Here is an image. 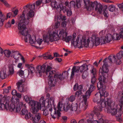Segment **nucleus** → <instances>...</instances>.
Instances as JSON below:
<instances>
[{
    "label": "nucleus",
    "instance_id": "nucleus-1",
    "mask_svg": "<svg viewBox=\"0 0 123 123\" xmlns=\"http://www.w3.org/2000/svg\"><path fill=\"white\" fill-rule=\"evenodd\" d=\"M34 16V13L31 10L30 13L27 14V17H24V14H22L19 18V21L18 24V28L19 32L23 36H26L25 41L27 42V40H29L31 38L30 35L28 34V30L26 28V25H28L29 23V19L32 18Z\"/></svg>",
    "mask_w": 123,
    "mask_h": 123
},
{
    "label": "nucleus",
    "instance_id": "nucleus-2",
    "mask_svg": "<svg viewBox=\"0 0 123 123\" xmlns=\"http://www.w3.org/2000/svg\"><path fill=\"white\" fill-rule=\"evenodd\" d=\"M106 98L105 97L100 105L95 108L94 112L98 116V114H100L99 113L102 111L103 108L106 107L108 113H110L112 115H115L116 114L117 115L118 104L115 102H112V100L110 98H107L106 100Z\"/></svg>",
    "mask_w": 123,
    "mask_h": 123
},
{
    "label": "nucleus",
    "instance_id": "nucleus-3",
    "mask_svg": "<svg viewBox=\"0 0 123 123\" xmlns=\"http://www.w3.org/2000/svg\"><path fill=\"white\" fill-rule=\"evenodd\" d=\"M106 59V58H105L103 61L104 64L102 68H100L99 70L100 76L98 78L99 82L98 83L97 85L98 88L102 87V82H105L106 78L105 76L107 75V73L109 71L107 63L105 62Z\"/></svg>",
    "mask_w": 123,
    "mask_h": 123
},
{
    "label": "nucleus",
    "instance_id": "nucleus-4",
    "mask_svg": "<svg viewBox=\"0 0 123 123\" xmlns=\"http://www.w3.org/2000/svg\"><path fill=\"white\" fill-rule=\"evenodd\" d=\"M76 36V34L74 33L73 37H72L71 43L73 44L75 46H78L79 48H82L83 47H87L90 41L89 39H88L86 42V39L83 38L81 36L79 35L76 39H75Z\"/></svg>",
    "mask_w": 123,
    "mask_h": 123
},
{
    "label": "nucleus",
    "instance_id": "nucleus-5",
    "mask_svg": "<svg viewBox=\"0 0 123 123\" xmlns=\"http://www.w3.org/2000/svg\"><path fill=\"white\" fill-rule=\"evenodd\" d=\"M85 7L88 11H91L94 10L100 14L101 13L103 8V6L100 3H98L97 1L93 2H90V0H84Z\"/></svg>",
    "mask_w": 123,
    "mask_h": 123
},
{
    "label": "nucleus",
    "instance_id": "nucleus-6",
    "mask_svg": "<svg viewBox=\"0 0 123 123\" xmlns=\"http://www.w3.org/2000/svg\"><path fill=\"white\" fill-rule=\"evenodd\" d=\"M52 64L51 63L49 65H48L46 67L45 64H43L42 66H37L36 68V73L39 76H41L42 73H45L47 75H53L55 73V70H51L52 69Z\"/></svg>",
    "mask_w": 123,
    "mask_h": 123
},
{
    "label": "nucleus",
    "instance_id": "nucleus-7",
    "mask_svg": "<svg viewBox=\"0 0 123 123\" xmlns=\"http://www.w3.org/2000/svg\"><path fill=\"white\" fill-rule=\"evenodd\" d=\"M98 88V89H100L98 92H97L95 95V97L93 99V102L99 104L97 106L100 105L101 102L105 99V97H106L109 95L108 93L105 90V88H103V86L101 88Z\"/></svg>",
    "mask_w": 123,
    "mask_h": 123
},
{
    "label": "nucleus",
    "instance_id": "nucleus-8",
    "mask_svg": "<svg viewBox=\"0 0 123 123\" xmlns=\"http://www.w3.org/2000/svg\"><path fill=\"white\" fill-rule=\"evenodd\" d=\"M41 3H42L41 0H38L36 1V4L35 3L31 4H29L23 7L24 10L23 11L22 14H24V17H26L27 14L29 13L31 10L34 12V13L33 10L35 8V5H36L37 7H39Z\"/></svg>",
    "mask_w": 123,
    "mask_h": 123
},
{
    "label": "nucleus",
    "instance_id": "nucleus-9",
    "mask_svg": "<svg viewBox=\"0 0 123 123\" xmlns=\"http://www.w3.org/2000/svg\"><path fill=\"white\" fill-rule=\"evenodd\" d=\"M15 108L14 103L12 102L11 99L6 100L5 104L0 103V110H3L5 109L7 110L8 108L11 111H13Z\"/></svg>",
    "mask_w": 123,
    "mask_h": 123
},
{
    "label": "nucleus",
    "instance_id": "nucleus-10",
    "mask_svg": "<svg viewBox=\"0 0 123 123\" xmlns=\"http://www.w3.org/2000/svg\"><path fill=\"white\" fill-rule=\"evenodd\" d=\"M30 105L32 107L31 110L32 113L34 114L39 113L38 112L41 108V104L40 102L37 101H32Z\"/></svg>",
    "mask_w": 123,
    "mask_h": 123
},
{
    "label": "nucleus",
    "instance_id": "nucleus-11",
    "mask_svg": "<svg viewBox=\"0 0 123 123\" xmlns=\"http://www.w3.org/2000/svg\"><path fill=\"white\" fill-rule=\"evenodd\" d=\"M88 66L86 64H84L80 67H76L74 66L72 69L71 77L74 76V73L78 72L80 70L81 73L83 72L84 71H86V70H88Z\"/></svg>",
    "mask_w": 123,
    "mask_h": 123
},
{
    "label": "nucleus",
    "instance_id": "nucleus-12",
    "mask_svg": "<svg viewBox=\"0 0 123 123\" xmlns=\"http://www.w3.org/2000/svg\"><path fill=\"white\" fill-rule=\"evenodd\" d=\"M49 37L47 36L45 38L44 37V42L49 43V41L52 42L57 41L60 39L59 35L55 32H53L52 33L49 34Z\"/></svg>",
    "mask_w": 123,
    "mask_h": 123
},
{
    "label": "nucleus",
    "instance_id": "nucleus-13",
    "mask_svg": "<svg viewBox=\"0 0 123 123\" xmlns=\"http://www.w3.org/2000/svg\"><path fill=\"white\" fill-rule=\"evenodd\" d=\"M62 104H61L60 102H59L57 105L58 110L57 112L56 111L55 108H54L55 109L54 112V113H52L51 112V115L52 116V117L55 119L56 117H57L58 118L61 117V113L60 111H61V108L62 107Z\"/></svg>",
    "mask_w": 123,
    "mask_h": 123
},
{
    "label": "nucleus",
    "instance_id": "nucleus-14",
    "mask_svg": "<svg viewBox=\"0 0 123 123\" xmlns=\"http://www.w3.org/2000/svg\"><path fill=\"white\" fill-rule=\"evenodd\" d=\"M25 79L23 78L19 80L16 83L18 89L20 92H24L27 91L26 88L24 87L23 85V83L25 82Z\"/></svg>",
    "mask_w": 123,
    "mask_h": 123
},
{
    "label": "nucleus",
    "instance_id": "nucleus-15",
    "mask_svg": "<svg viewBox=\"0 0 123 123\" xmlns=\"http://www.w3.org/2000/svg\"><path fill=\"white\" fill-rule=\"evenodd\" d=\"M119 102L121 104L118 105L117 115L119 117L123 113V112L121 109H123V96H122L119 100Z\"/></svg>",
    "mask_w": 123,
    "mask_h": 123
},
{
    "label": "nucleus",
    "instance_id": "nucleus-16",
    "mask_svg": "<svg viewBox=\"0 0 123 123\" xmlns=\"http://www.w3.org/2000/svg\"><path fill=\"white\" fill-rule=\"evenodd\" d=\"M34 114L35 115H33L31 120L32 121L33 123H38L41 118V114L40 113Z\"/></svg>",
    "mask_w": 123,
    "mask_h": 123
},
{
    "label": "nucleus",
    "instance_id": "nucleus-17",
    "mask_svg": "<svg viewBox=\"0 0 123 123\" xmlns=\"http://www.w3.org/2000/svg\"><path fill=\"white\" fill-rule=\"evenodd\" d=\"M65 72L63 73L62 74L59 73H55L54 75V78L56 81V82L59 81H61L64 79L65 77L63 76V74H64Z\"/></svg>",
    "mask_w": 123,
    "mask_h": 123
},
{
    "label": "nucleus",
    "instance_id": "nucleus-18",
    "mask_svg": "<svg viewBox=\"0 0 123 123\" xmlns=\"http://www.w3.org/2000/svg\"><path fill=\"white\" fill-rule=\"evenodd\" d=\"M26 67L29 69L28 76L29 77H31L33 76V73L35 72L34 68L32 64H27Z\"/></svg>",
    "mask_w": 123,
    "mask_h": 123
},
{
    "label": "nucleus",
    "instance_id": "nucleus-19",
    "mask_svg": "<svg viewBox=\"0 0 123 123\" xmlns=\"http://www.w3.org/2000/svg\"><path fill=\"white\" fill-rule=\"evenodd\" d=\"M48 78L49 82L48 84L51 86H54L56 83V81L55 80V79L53 77V75H50L49 76V75H47Z\"/></svg>",
    "mask_w": 123,
    "mask_h": 123
},
{
    "label": "nucleus",
    "instance_id": "nucleus-20",
    "mask_svg": "<svg viewBox=\"0 0 123 123\" xmlns=\"http://www.w3.org/2000/svg\"><path fill=\"white\" fill-rule=\"evenodd\" d=\"M115 55L109 56L108 57V59L111 63H115L119 65L121 63V61L120 59L117 60L115 58Z\"/></svg>",
    "mask_w": 123,
    "mask_h": 123
},
{
    "label": "nucleus",
    "instance_id": "nucleus-21",
    "mask_svg": "<svg viewBox=\"0 0 123 123\" xmlns=\"http://www.w3.org/2000/svg\"><path fill=\"white\" fill-rule=\"evenodd\" d=\"M71 111H76L78 114L81 111V109L78 107L77 103H72L71 105Z\"/></svg>",
    "mask_w": 123,
    "mask_h": 123
},
{
    "label": "nucleus",
    "instance_id": "nucleus-22",
    "mask_svg": "<svg viewBox=\"0 0 123 123\" xmlns=\"http://www.w3.org/2000/svg\"><path fill=\"white\" fill-rule=\"evenodd\" d=\"M88 103L87 101L83 100V101L80 103L79 106L81 111L82 110H85L88 107Z\"/></svg>",
    "mask_w": 123,
    "mask_h": 123
},
{
    "label": "nucleus",
    "instance_id": "nucleus-23",
    "mask_svg": "<svg viewBox=\"0 0 123 123\" xmlns=\"http://www.w3.org/2000/svg\"><path fill=\"white\" fill-rule=\"evenodd\" d=\"M54 100L55 98L53 97H51L49 99L50 104H48L47 106V108H49V111H51L52 109V105H53L54 107Z\"/></svg>",
    "mask_w": 123,
    "mask_h": 123
},
{
    "label": "nucleus",
    "instance_id": "nucleus-24",
    "mask_svg": "<svg viewBox=\"0 0 123 123\" xmlns=\"http://www.w3.org/2000/svg\"><path fill=\"white\" fill-rule=\"evenodd\" d=\"M67 35V33L64 30H62L59 32V36L60 38L63 40V39L66 37Z\"/></svg>",
    "mask_w": 123,
    "mask_h": 123
},
{
    "label": "nucleus",
    "instance_id": "nucleus-25",
    "mask_svg": "<svg viewBox=\"0 0 123 123\" xmlns=\"http://www.w3.org/2000/svg\"><path fill=\"white\" fill-rule=\"evenodd\" d=\"M57 12H60L62 10L63 12H65L66 10V7L63 6V5L60 4L56 8Z\"/></svg>",
    "mask_w": 123,
    "mask_h": 123
},
{
    "label": "nucleus",
    "instance_id": "nucleus-26",
    "mask_svg": "<svg viewBox=\"0 0 123 123\" xmlns=\"http://www.w3.org/2000/svg\"><path fill=\"white\" fill-rule=\"evenodd\" d=\"M6 72V70L5 68H3L0 72V77L2 79L6 78L7 77Z\"/></svg>",
    "mask_w": 123,
    "mask_h": 123
},
{
    "label": "nucleus",
    "instance_id": "nucleus-27",
    "mask_svg": "<svg viewBox=\"0 0 123 123\" xmlns=\"http://www.w3.org/2000/svg\"><path fill=\"white\" fill-rule=\"evenodd\" d=\"M12 55L13 56L14 58L16 60H18L20 56H21L20 54L17 51H12Z\"/></svg>",
    "mask_w": 123,
    "mask_h": 123
},
{
    "label": "nucleus",
    "instance_id": "nucleus-28",
    "mask_svg": "<svg viewBox=\"0 0 123 123\" xmlns=\"http://www.w3.org/2000/svg\"><path fill=\"white\" fill-rule=\"evenodd\" d=\"M44 102H45V101L43 100V105L41 107V110L43 111V114L45 116H47L49 114L48 111L46 109V107L45 106L44 104Z\"/></svg>",
    "mask_w": 123,
    "mask_h": 123
},
{
    "label": "nucleus",
    "instance_id": "nucleus-29",
    "mask_svg": "<svg viewBox=\"0 0 123 123\" xmlns=\"http://www.w3.org/2000/svg\"><path fill=\"white\" fill-rule=\"evenodd\" d=\"M23 103L21 102H19L17 105V106L16 108V109L15 110V109L14 110L15 112H19L23 107Z\"/></svg>",
    "mask_w": 123,
    "mask_h": 123
},
{
    "label": "nucleus",
    "instance_id": "nucleus-30",
    "mask_svg": "<svg viewBox=\"0 0 123 123\" xmlns=\"http://www.w3.org/2000/svg\"><path fill=\"white\" fill-rule=\"evenodd\" d=\"M92 41L93 42V45L94 44L96 46H98V45L100 42V39L98 37L96 38L94 37V40H92Z\"/></svg>",
    "mask_w": 123,
    "mask_h": 123
},
{
    "label": "nucleus",
    "instance_id": "nucleus-31",
    "mask_svg": "<svg viewBox=\"0 0 123 123\" xmlns=\"http://www.w3.org/2000/svg\"><path fill=\"white\" fill-rule=\"evenodd\" d=\"M91 92L88 90L86 92L85 95L83 96V100L87 101V99L89 98Z\"/></svg>",
    "mask_w": 123,
    "mask_h": 123
},
{
    "label": "nucleus",
    "instance_id": "nucleus-32",
    "mask_svg": "<svg viewBox=\"0 0 123 123\" xmlns=\"http://www.w3.org/2000/svg\"><path fill=\"white\" fill-rule=\"evenodd\" d=\"M24 99L27 102H28L29 105H30V103L31 102L35 101L34 100H32V98L31 97H29L27 95H25L24 97Z\"/></svg>",
    "mask_w": 123,
    "mask_h": 123
},
{
    "label": "nucleus",
    "instance_id": "nucleus-33",
    "mask_svg": "<svg viewBox=\"0 0 123 123\" xmlns=\"http://www.w3.org/2000/svg\"><path fill=\"white\" fill-rule=\"evenodd\" d=\"M105 38L106 40L108 42H109L113 39L112 36L110 34H108L106 35Z\"/></svg>",
    "mask_w": 123,
    "mask_h": 123
},
{
    "label": "nucleus",
    "instance_id": "nucleus-34",
    "mask_svg": "<svg viewBox=\"0 0 123 123\" xmlns=\"http://www.w3.org/2000/svg\"><path fill=\"white\" fill-rule=\"evenodd\" d=\"M71 108V105L69 103L67 104L66 105H65L63 109L66 112H67L68 110L70 111Z\"/></svg>",
    "mask_w": 123,
    "mask_h": 123
},
{
    "label": "nucleus",
    "instance_id": "nucleus-35",
    "mask_svg": "<svg viewBox=\"0 0 123 123\" xmlns=\"http://www.w3.org/2000/svg\"><path fill=\"white\" fill-rule=\"evenodd\" d=\"M30 43L32 44H34V45H32V46L35 47L37 48H40V47L38 46L37 45V43H36V42L34 41L33 39L31 38L30 40Z\"/></svg>",
    "mask_w": 123,
    "mask_h": 123
},
{
    "label": "nucleus",
    "instance_id": "nucleus-36",
    "mask_svg": "<svg viewBox=\"0 0 123 123\" xmlns=\"http://www.w3.org/2000/svg\"><path fill=\"white\" fill-rule=\"evenodd\" d=\"M9 74L12 75L14 73V67L12 65H11L9 67Z\"/></svg>",
    "mask_w": 123,
    "mask_h": 123
},
{
    "label": "nucleus",
    "instance_id": "nucleus-37",
    "mask_svg": "<svg viewBox=\"0 0 123 123\" xmlns=\"http://www.w3.org/2000/svg\"><path fill=\"white\" fill-rule=\"evenodd\" d=\"M56 18H57V19L58 21L59 20H65L66 19V17L64 16H60L58 17H57L56 16L55 17V20H56Z\"/></svg>",
    "mask_w": 123,
    "mask_h": 123
},
{
    "label": "nucleus",
    "instance_id": "nucleus-38",
    "mask_svg": "<svg viewBox=\"0 0 123 123\" xmlns=\"http://www.w3.org/2000/svg\"><path fill=\"white\" fill-rule=\"evenodd\" d=\"M23 108L22 109L21 111L22 114L23 115L26 114L28 112V111L26 109V106L25 104H24L23 106Z\"/></svg>",
    "mask_w": 123,
    "mask_h": 123
},
{
    "label": "nucleus",
    "instance_id": "nucleus-39",
    "mask_svg": "<svg viewBox=\"0 0 123 123\" xmlns=\"http://www.w3.org/2000/svg\"><path fill=\"white\" fill-rule=\"evenodd\" d=\"M113 39L115 40H119L121 38L119 36V34H118L117 33L114 34L112 35Z\"/></svg>",
    "mask_w": 123,
    "mask_h": 123
},
{
    "label": "nucleus",
    "instance_id": "nucleus-40",
    "mask_svg": "<svg viewBox=\"0 0 123 123\" xmlns=\"http://www.w3.org/2000/svg\"><path fill=\"white\" fill-rule=\"evenodd\" d=\"M123 57V51H120L117 54V57L118 59H120Z\"/></svg>",
    "mask_w": 123,
    "mask_h": 123
},
{
    "label": "nucleus",
    "instance_id": "nucleus-41",
    "mask_svg": "<svg viewBox=\"0 0 123 123\" xmlns=\"http://www.w3.org/2000/svg\"><path fill=\"white\" fill-rule=\"evenodd\" d=\"M93 114H91L89 115V119H87V123H91L92 121L93 118Z\"/></svg>",
    "mask_w": 123,
    "mask_h": 123
},
{
    "label": "nucleus",
    "instance_id": "nucleus-42",
    "mask_svg": "<svg viewBox=\"0 0 123 123\" xmlns=\"http://www.w3.org/2000/svg\"><path fill=\"white\" fill-rule=\"evenodd\" d=\"M51 5L53 8H56L57 6H58L55 0H54L53 1L51 2Z\"/></svg>",
    "mask_w": 123,
    "mask_h": 123
},
{
    "label": "nucleus",
    "instance_id": "nucleus-43",
    "mask_svg": "<svg viewBox=\"0 0 123 123\" xmlns=\"http://www.w3.org/2000/svg\"><path fill=\"white\" fill-rule=\"evenodd\" d=\"M33 117V115H32L31 113H28L27 112L25 115V118L26 119L30 118L31 120V118Z\"/></svg>",
    "mask_w": 123,
    "mask_h": 123
},
{
    "label": "nucleus",
    "instance_id": "nucleus-44",
    "mask_svg": "<svg viewBox=\"0 0 123 123\" xmlns=\"http://www.w3.org/2000/svg\"><path fill=\"white\" fill-rule=\"evenodd\" d=\"M103 119L101 118H100L99 121L94 120L93 121H92L91 123H103L105 121Z\"/></svg>",
    "mask_w": 123,
    "mask_h": 123
},
{
    "label": "nucleus",
    "instance_id": "nucleus-45",
    "mask_svg": "<svg viewBox=\"0 0 123 123\" xmlns=\"http://www.w3.org/2000/svg\"><path fill=\"white\" fill-rule=\"evenodd\" d=\"M63 40L65 41L66 42H68L69 41L72 40V37L71 36H69L66 37L63 39Z\"/></svg>",
    "mask_w": 123,
    "mask_h": 123
},
{
    "label": "nucleus",
    "instance_id": "nucleus-46",
    "mask_svg": "<svg viewBox=\"0 0 123 123\" xmlns=\"http://www.w3.org/2000/svg\"><path fill=\"white\" fill-rule=\"evenodd\" d=\"M44 58L45 59H49L51 60L54 58V57H52L51 55L50 54H47L44 56Z\"/></svg>",
    "mask_w": 123,
    "mask_h": 123
},
{
    "label": "nucleus",
    "instance_id": "nucleus-47",
    "mask_svg": "<svg viewBox=\"0 0 123 123\" xmlns=\"http://www.w3.org/2000/svg\"><path fill=\"white\" fill-rule=\"evenodd\" d=\"M4 53L7 57H9L10 56L11 52L9 50H5L4 51Z\"/></svg>",
    "mask_w": 123,
    "mask_h": 123
},
{
    "label": "nucleus",
    "instance_id": "nucleus-48",
    "mask_svg": "<svg viewBox=\"0 0 123 123\" xmlns=\"http://www.w3.org/2000/svg\"><path fill=\"white\" fill-rule=\"evenodd\" d=\"M96 81L95 75L92 76L91 79V83L92 84H94Z\"/></svg>",
    "mask_w": 123,
    "mask_h": 123
},
{
    "label": "nucleus",
    "instance_id": "nucleus-49",
    "mask_svg": "<svg viewBox=\"0 0 123 123\" xmlns=\"http://www.w3.org/2000/svg\"><path fill=\"white\" fill-rule=\"evenodd\" d=\"M88 72L87 71H84L82 75V78L83 79H85L88 76Z\"/></svg>",
    "mask_w": 123,
    "mask_h": 123
},
{
    "label": "nucleus",
    "instance_id": "nucleus-50",
    "mask_svg": "<svg viewBox=\"0 0 123 123\" xmlns=\"http://www.w3.org/2000/svg\"><path fill=\"white\" fill-rule=\"evenodd\" d=\"M11 88V86L7 87V88H6L4 89L3 93L5 94V93H8L9 92V90H10Z\"/></svg>",
    "mask_w": 123,
    "mask_h": 123
},
{
    "label": "nucleus",
    "instance_id": "nucleus-51",
    "mask_svg": "<svg viewBox=\"0 0 123 123\" xmlns=\"http://www.w3.org/2000/svg\"><path fill=\"white\" fill-rule=\"evenodd\" d=\"M115 7L112 5L108 7L109 10L111 12H113L114 11L115 9Z\"/></svg>",
    "mask_w": 123,
    "mask_h": 123
},
{
    "label": "nucleus",
    "instance_id": "nucleus-52",
    "mask_svg": "<svg viewBox=\"0 0 123 123\" xmlns=\"http://www.w3.org/2000/svg\"><path fill=\"white\" fill-rule=\"evenodd\" d=\"M95 89V87L94 86V84H92L90 85L89 87V91L92 92Z\"/></svg>",
    "mask_w": 123,
    "mask_h": 123
},
{
    "label": "nucleus",
    "instance_id": "nucleus-53",
    "mask_svg": "<svg viewBox=\"0 0 123 123\" xmlns=\"http://www.w3.org/2000/svg\"><path fill=\"white\" fill-rule=\"evenodd\" d=\"M43 41V40L41 39H38L37 40L36 42V43H37V44H38L39 46H40L42 42Z\"/></svg>",
    "mask_w": 123,
    "mask_h": 123
},
{
    "label": "nucleus",
    "instance_id": "nucleus-54",
    "mask_svg": "<svg viewBox=\"0 0 123 123\" xmlns=\"http://www.w3.org/2000/svg\"><path fill=\"white\" fill-rule=\"evenodd\" d=\"M75 97L74 95H71L69 98V100L70 101L72 102L75 99Z\"/></svg>",
    "mask_w": 123,
    "mask_h": 123
},
{
    "label": "nucleus",
    "instance_id": "nucleus-55",
    "mask_svg": "<svg viewBox=\"0 0 123 123\" xmlns=\"http://www.w3.org/2000/svg\"><path fill=\"white\" fill-rule=\"evenodd\" d=\"M66 12H67V15L68 16H70L72 14V12L71 10H68V9H67L66 7Z\"/></svg>",
    "mask_w": 123,
    "mask_h": 123
},
{
    "label": "nucleus",
    "instance_id": "nucleus-56",
    "mask_svg": "<svg viewBox=\"0 0 123 123\" xmlns=\"http://www.w3.org/2000/svg\"><path fill=\"white\" fill-rule=\"evenodd\" d=\"M17 74H18L19 75L22 77L23 76L24 73L22 70H20L18 72Z\"/></svg>",
    "mask_w": 123,
    "mask_h": 123
},
{
    "label": "nucleus",
    "instance_id": "nucleus-57",
    "mask_svg": "<svg viewBox=\"0 0 123 123\" xmlns=\"http://www.w3.org/2000/svg\"><path fill=\"white\" fill-rule=\"evenodd\" d=\"M5 20V18H0V26H2L3 24V22Z\"/></svg>",
    "mask_w": 123,
    "mask_h": 123
},
{
    "label": "nucleus",
    "instance_id": "nucleus-58",
    "mask_svg": "<svg viewBox=\"0 0 123 123\" xmlns=\"http://www.w3.org/2000/svg\"><path fill=\"white\" fill-rule=\"evenodd\" d=\"M41 1L42 3L46 4L51 2V0H41Z\"/></svg>",
    "mask_w": 123,
    "mask_h": 123
},
{
    "label": "nucleus",
    "instance_id": "nucleus-59",
    "mask_svg": "<svg viewBox=\"0 0 123 123\" xmlns=\"http://www.w3.org/2000/svg\"><path fill=\"white\" fill-rule=\"evenodd\" d=\"M82 92L77 91L75 93V97H78L80 96L82 94Z\"/></svg>",
    "mask_w": 123,
    "mask_h": 123
},
{
    "label": "nucleus",
    "instance_id": "nucleus-60",
    "mask_svg": "<svg viewBox=\"0 0 123 123\" xmlns=\"http://www.w3.org/2000/svg\"><path fill=\"white\" fill-rule=\"evenodd\" d=\"M120 37L123 39V28H121L120 29V32L119 33Z\"/></svg>",
    "mask_w": 123,
    "mask_h": 123
},
{
    "label": "nucleus",
    "instance_id": "nucleus-61",
    "mask_svg": "<svg viewBox=\"0 0 123 123\" xmlns=\"http://www.w3.org/2000/svg\"><path fill=\"white\" fill-rule=\"evenodd\" d=\"M91 73L92 74V76L96 75V69L95 68H93L92 70Z\"/></svg>",
    "mask_w": 123,
    "mask_h": 123
},
{
    "label": "nucleus",
    "instance_id": "nucleus-62",
    "mask_svg": "<svg viewBox=\"0 0 123 123\" xmlns=\"http://www.w3.org/2000/svg\"><path fill=\"white\" fill-rule=\"evenodd\" d=\"M58 21L56 22L55 23V27L56 28H58L59 26L60 25V23Z\"/></svg>",
    "mask_w": 123,
    "mask_h": 123
},
{
    "label": "nucleus",
    "instance_id": "nucleus-63",
    "mask_svg": "<svg viewBox=\"0 0 123 123\" xmlns=\"http://www.w3.org/2000/svg\"><path fill=\"white\" fill-rule=\"evenodd\" d=\"M78 83H76L74 86V91H76L77 90L78 87Z\"/></svg>",
    "mask_w": 123,
    "mask_h": 123
},
{
    "label": "nucleus",
    "instance_id": "nucleus-64",
    "mask_svg": "<svg viewBox=\"0 0 123 123\" xmlns=\"http://www.w3.org/2000/svg\"><path fill=\"white\" fill-rule=\"evenodd\" d=\"M83 86H82V85H80L79 86H78L77 89V90H78V91L81 92Z\"/></svg>",
    "mask_w": 123,
    "mask_h": 123
}]
</instances>
